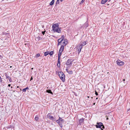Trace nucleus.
Listing matches in <instances>:
<instances>
[{"mask_svg": "<svg viewBox=\"0 0 130 130\" xmlns=\"http://www.w3.org/2000/svg\"><path fill=\"white\" fill-rule=\"evenodd\" d=\"M52 28L54 32H56L59 33L60 32L61 30V28L59 27L58 23L53 24Z\"/></svg>", "mask_w": 130, "mask_h": 130, "instance_id": "f257e3e1", "label": "nucleus"}, {"mask_svg": "<svg viewBox=\"0 0 130 130\" xmlns=\"http://www.w3.org/2000/svg\"><path fill=\"white\" fill-rule=\"evenodd\" d=\"M59 76L63 81L65 80L64 75L62 72H60L58 73Z\"/></svg>", "mask_w": 130, "mask_h": 130, "instance_id": "f03ea898", "label": "nucleus"}, {"mask_svg": "<svg viewBox=\"0 0 130 130\" xmlns=\"http://www.w3.org/2000/svg\"><path fill=\"white\" fill-rule=\"evenodd\" d=\"M68 43V41L67 39H64V41L62 44H63L61 45V46L60 49H64V46L66 45Z\"/></svg>", "mask_w": 130, "mask_h": 130, "instance_id": "7ed1b4c3", "label": "nucleus"}, {"mask_svg": "<svg viewBox=\"0 0 130 130\" xmlns=\"http://www.w3.org/2000/svg\"><path fill=\"white\" fill-rule=\"evenodd\" d=\"M116 63L119 66L123 65L124 64V62L123 61H121L120 60L116 61Z\"/></svg>", "mask_w": 130, "mask_h": 130, "instance_id": "20e7f679", "label": "nucleus"}, {"mask_svg": "<svg viewBox=\"0 0 130 130\" xmlns=\"http://www.w3.org/2000/svg\"><path fill=\"white\" fill-rule=\"evenodd\" d=\"M97 125H96V128H101L102 126L103 125V123L101 122L99 123H97Z\"/></svg>", "mask_w": 130, "mask_h": 130, "instance_id": "39448f33", "label": "nucleus"}, {"mask_svg": "<svg viewBox=\"0 0 130 130\" xmlns=\"http://www.w3.org/2000/svg\"><path fill=\"white\" fill-rule=\"evenodd\" d=\"M64 40L63 39H59L58 40V45H61V44L62 42L64 41Z\"/></svg>", "mask_w": 130, "mask_h": 130, "instance_id": "423d86ee", "label": "nucleus"}, {"mask_svg": "<svg viewBox=\"0 0 130 130\" xmlns=\"http://www.w3.org/2000/svg\"><path fill=\"white\" fill-rule=\"evenodd\" d=\"M72 59H69L67 61L66 63V64L67 65H69L72 64V62L73 60L71 61Z\"/></svg>", "mask_w": 130, "mask_h": 130, "instance_id": "0eeeda50", "label": "nucleus"}, {"mask_svg": "<svg viewBox=\"0 0 130 130\" xmlns=\"http://www.w3.org/2000/svg\"><path fill=\"white\" fill-rule=\"evenodd\" d=\"M60 57H58V60L57 66L58 67H59L60 65Z\"/></svg>", "mask_w": 130, "mask_h": 130, "instance_id": "6e6552de", "label": "nucleus"}, {"mask_svg": "<svg viewBox=\"0 0 130 130\" xmlns=\"http://www.w3.org/2000/svg\"><path fill=\"white\" fill-rule=\"evenodd\" d=\"M63 120L62 118H61L60 117H59L58 119L56 121L57 123L59 124L60 121L62 122L63 121Z\"/></svg>", "mask_w": 130, "mask_h": 130, "instance_id": "1a4fd4ad", "label": "nucleus"}, {"mask_svg": "<svg viewBox=\"0 0 130 130\" xmlns=\"http://www.w3.org/2000/svg\"><path fill=\"white\" fill-rule=\"evenodd\" d=\"M63 49H59V54H58V57H60L61 54V53Z\"/></svg>", "mask_w": 130, "mask_h": 130, "instance_id": "9d476101", "label": "nucleus"}, {"mask_svg": "<svg viewBox=\"0 0 130 130\" xmlns=\"http://www.w3.org/2000/svg\"><path fill=\"white\" fill-rule=\"evenodd\" d=\"M84 119L82 118L79 120V124H80V125L82 123L84 122Z\"/></svg>", "mask_w": 130, "mask_h": 130, "instance_id": "9b49d317", "label": "nucleus"}, {"mask_svg": "<svg viewBox=\"0 0 130 130\" xmlns=\"http://www.w3.org/2000/svg\"><path fill=\"white\" fill-rule=\"evenodd\" d=\"M110 0H102L101 3L102 4H104L106 3V2L107 1L109 2L110 1Z\"/></svg>", "mask_w": 130, "mask_h": 130, "instance_id": "f8f14e48", "label": "nucleus"}, {"mask_svg": "<svg viewBox=\"0 0 130 130\" xmlns=\"http://www.w3.org/2000/svg\"><path fill=\"white\" fill-rule=\"evenodd\" d=\"M86 42H87L86 41H82V42H81L80 43V44H81V45H82L83 46H84V45H85L86 44Z\"/></svg>", "mask_w": 130, "mask_h": 130, "instance_id": "ddd939ff", "label": "nucleus"}, {"mask_svg": "<svg viewBox=\"0 0 130 130\" xmlns=\"http://www.w3.org/2000/svg\"><path fill=\"white\" fill-rule=\"evenodd\" d=\"M42 39V38L38 36L36 37L35 40H36V41H38L41 40Z\"/></svg>", "mask_w": 130, "mask_h": 130, "instance_id": "4468645a", "label": "nucleus"}, {"mask_svg": "<svg viewBox=\"0 0 130 130\" xmlns=\"http://www.w3.org/2000/svg\"><path fill=\"white\" fill-rule=\"evenodd\" d=\"M35 121H39V118L38 117V115H37L36 116L35 118Z\"/></svg>", "mask_w": 130, "mask_h": 130, "instance_id": "2eb2a0df", "label": "nucleus"}, {"mask_svg": "<svg viewBox=\"0 0 130 130\" xmlns=\"http://www.w3.org/2000/svg\"><path fill=\"white\" fill-rule=\"evenodd\" d=\"M49 116V118L51 120H54L55 121L54 118L53 116Z\"/></svg>", "mask_w": 130, "mask_h": 130, "instance_id": "dca6fc26", "label": "nucleus"}, {"mask_svg": "<svg viewBox=\"0 0 130 130\" xmlns=\"http://www.w3.org/2000/svg\"><path fill=\"white\" fill-rule=\"evenodd\" d=\"M46 92H47L48 93H51V94H53V93L52 92L51 90H47L46 91Z\"/></svg>", "mask_w": 130, "mask_h": 130, "instance_id": "f3484780", "label": "nucleus"}, {"mask_svg": "<svg viewBox=\"0 0 130 130\" xmlns=\"http://www.w3.org/2000/svg\"><path fill=\"white\" fill-rule=\"evenodd\" d=\"M29 89V88L28 87H27L26 88H25L24 89H23L22 90V91L23 92H26V90H27V89Z\"/></svg>", "mask_w": 130, "mask_h": 130, "instance_id": "a211bd4d", "label": "nucleus"}, {"mask_svg": "<svg viewBox=\"0 0 130 130\" xmlns=\"http://www.w3.org/2000/svg\"><path fill=\"white\" fill-rule=\"evenodd\" d=\"M54 0H52V1L50 3V5H52L54 4Z\"/></svg>", "mask_w": 130, "mask_h": 130, "instance_id": "6ab92c4d", "label": "nucleus"}, {"mask_svg": "<svg viewBox=\"0 0 130 130\" xmlns=\"http://www.w3.org/2000/svg\"><path fill=\"white\" fill-rule=\"evenodd\" d=\"M82 47L83 46L81 44H80V43L79 46H78L77 48H78V49H82Z\"/></svg>", "mask_w": 130, "mask_h": 130, "instance_id": "aec40b11", "label": "nucleus"}, {"mask_svg": "<svg viewBox=\"0 0 130 130\" xmlns=\"http://www.w3.org/2000/svg\"><path fill=\"white\" fill-rule=\"evenodd\" d=\"M5 75L6 76V79H8L10 77L7 73H5Z\"/></svg>", "mask_w": 130, "mask_h": 130, "instance_id": "412c9836", "label": "nucleus"}, {"mask_svg": "<svg viewBox=\"0 0 130 130\" xmlns=\"http://www.w3.org/2000/svg\"><path fill=\"white\" fill-rule=\"evenodd\" d=\"M48 54H49V51L45 52L44 54V56H46Z\"/></svg>", "mask_w": 130, "mask_h": 130, "instance_id": "4be33fe9", "label": "nucleus"}, {"mask_svg": "<svg viewBox=\"0 0 130 130\" xmlns=\"http://www.w3.org/2000/svg\"><path fill=\"white\" fill-rule=\"evenodd\" d=\"M53 54V51L50 52H49V54L51 55H52Z\"/></svg>", "mask_w": 130, "mask_h": 130, "instance_id": "5701e85b", "label": "nucleus"}, {"mask_svg": "<svg viewBox=\"0 0 130 130\" xmlns=\"http://www.w3.org/2000/svg\"><path fill=\"white\" fill-rule=\"evenodd\" d=\"M68 72L69 74H73V72L72 71H68Z\"/></svg>", "mask_w": 130, "mask_h": 130, "instance_id": "b1692460", "label": "nucleus"}, {"mask_svg": "<svg viewBox=\"0 0 130 130\" xmlns=\"http://www.w3.org/2000/svg\"><path fill=\"white\" fill-rule=\"evenodd\" d=\"M8 79H9V81L10 82H12V79L10 77L9 78H8Z\"/></svg>", "mask_w": 130, "mask_h": 130, "instance_id": "393cba45", "label": "nucleus"}, {"mask_svg": "<svg viewBox=\"0 0 130 130\" xmlns=\"http://www.w3.org/2000/svg\"><path fill=\"white\" fill-rule=\"evenodd\" d=\"M8 79H9V81L10 82H12V79L10 77L9 78H8Z\"/></svg>", "mask_w": 130, "mask_h": 130, "instance_id": "a878e982", "label": "nucleus"}, {"mask_svg": "<svg viewBox=\"0 0 130 130\" xmlns=\"http://www.w3.org/2000/svg\"><path fill=\"white\" fill-rule=\"evenodd\" d=\"M40 54H39L38 53L36 54V57H39L40 56Z\"/></svg>", "mask_w": 130, "mask_h": 130, "instance_id": "bb28decb", "label": "nucleus"}, {"mask_svg": "<svg viewBox=\"0 0 130 130\" xmlns=\"http://www.w3.org/2000/svg\"><path fill=\"white\" fill-rule=\"evenodd\" d=\"M81 49H78L77 51H78V54H79L80 52L81 51Z\"/></svg>", "mask_w": 130, "mask_h": 130, "instance_id": "cd10ccee", "label": "nucleus"}, {"mask_svg": "<svg viewBox=\"0 0 130 130\" xmlns=\"http://www.w3.org/2000/svg\"><path fill=\"white\" fill-rule=\"evenodd\" d=\"M64 38V36H62L61 37V38L62 39H63Z\"/></svg>", "mask_w": 130, "mask_h": 130, "instance_id": "c85d7f7f", "label": "nucleus"}, {"mask_svg": "<svg viewBox=\"0 0 130 130\" xmlns=\"http://www.w3.org/2000/svg\"><path fill=\"white\" fill-rule=\"evenodd\" d=\"M59 0H57L56 3V4H58L59 3Z\"/></svg>", "mask_w": 130, "mask_h": 130, "instance_id": "c756f323", "label": "nucleus"}, {"mask_svg": "<svg viewBox=\"0 0 130 130\" xmlns=\"http://www.w3.org/2000/svg\"><path fill=\"white\" fill-rule=\"evenodd\" d=\"M85 0H82L80 2V4L83 3L84 2Z\"/></svg>", "mask_w": 130, "mask_h": 130, "instance_id": "7c9ffc66", "label": "nucleus"}, {"mask_svg": "<svg viewBox=\"0 0 130 130\" xmlns=\"http://www.w3.org/2000/svg\"><path fill=\"white\" fill-rule=\"evenodd\" d=\"M95 94L96 95H98V93L96 91H95Z\"/></svg>", "mask_w": 130, "mask_h": 130, "instance_id": "2f4dec72", "label": "nucleus"}, {"mask_svg": "<svg viewBox=\"0 0 130 130\" xmlns=\"http://www.w3.org/2000/svg\"><path fill=\"white\" fill-rule=\"evenodd\" d=\"M45 31H42V34L43 35H44L45 33Z\"/></svg>", "mask_w": 130, "mask_h": 130, "instance_id": "473e14b6", "label": "nucleus"}, {"mask_svg": "<svg viewBox=\"0 0 130 130\" xmlns=\"http://www.w3.org/2000/svg\"><path fill=\"white\" fill-rule=\"evenodd\" d=\"M59 125H60V126L61 127V128H62V124H61V123L60 124H59Z\"/></svg>", "mask_w": 130, "mask_h": 130, "instance_id": "72a5a7b5", "label": "nucleus"}, {"mask_svg": "<svg viewBox=\"0 0 130 130\" xmlns=\"http://www.w3.org/2000/svg\"><path fill=\"white\" fill-rule=\"evenodd\" d=\"M2 78H1V83H4V82H3V81L2 80Z\"/></svg>", "mask_w": 130, "mask_h": 130, "instance_id": "f704fd0d", "label": "nucleus"}, {"mask_svg": "<svg viewBox=\"0 0 130 130\" xmlns=\"http://www.w3.org/2000/svg\"><path fill=\"white\" fill-rule=\"evenodd\" d=\"M106 117H107L106 120H108V117H107V116H106Z\"/></svg>", "mask_w": 130, "mask_h": 130, "instance_id": "c9c22d12", "label": "nucleus"}, {"mask_svg": "<svg viewBox=\"0 0 130 130\" xmlns=\"http://www.w3.org/2000/svg\"><path fill=\"white\" fill-rule=\"evenodd\" d=\"M102 128H104L105 127H104V126L103 125H102Z\"/></svg>", "mask_w": 130, "mask_h": 130, "instance_id": "e433bc0d", "label": "nucleus"}, {"mask_svg": "<svg viewBox=\"0 0 130 130\" xmlns=\"http://www.w3.org/2000/svg\"><path fill=\"white\" fill-rule=\"evenodd\" d=\"M33 79L32 77H31V78L30 79V80H31L32 79Z\"/></svg>", "mask_w": 130, "mask_h": 130, "instance_id": "4c0bfd02", "label": "nucleus"}, {"mask_svg": "<svg viewBox=\"0 0 130 130\" xmlns=\"http://www.w3.org/2000/svg\"><path fill=\"white\" fill-rule=\"evenodd\" d=\"M8 86H9V87H10V86H11V85L10 84H9L8 85Z\"/></svg>", "mask_w": 130, "mask_h": 130, "instance_id": "58836bf2", "label": "nucleus"}, {"mask_svg": "<svg viewBox=\"0 0 130 130\" xmlns=\"http://www.w3.org/2000/svg\"><path fill=\"white\" fill-rule=\"evenodd\" d=\"M66 70L67 71V72H68V71H69L68 70V69H66Z\"/></svg>", "mask_w": 130, "mask_h": 130, "instance_id": "ea45409f", "label": "nucleus"}, {"mask_svg": "<svg viewBox=\"0 0 130 130\" xmlns=\"http://www.w3.org/2000/svg\"><path fill=\"white\" fill-rule=\"evenodd\" d=\"M19 86H17V88H19Z\"/></svg>", "mask_w": 130, "mask_h": 130, "instance_id": "a19ab883", "label": "nucleus"}, {"mask_svg": "<svg viewBox=\"0 0 130 130\" xmlns=\"http://www.w3.org/2000/svg\"><path fill=\"white\" fill-rule=\"evenodd\" d=\"M86 24H87V23H86L85 24V25H86Z\"/></svg>", "mask_w": 130, "mask_h": 130, "instance_id": "79ce46f5", "label": "nucleus"}, {"mask_svg": "<svg viewBox=\"0 0 130 130\" xmlns=\"http://www.w3.org/2000/svg\"><path fill=\"white\" fill-rule=\"evenodd\" d=\"M62 0H60V1L62 2Z\"/></svg>", "mask_w": 130, "mask_h": 130, "instance_id": "37998d69", "label": "nucleus"}, {"mask_svg": "<svg viewBox=\"0 0 130 130\" xmlns=\"http://www.w3.org/2000/svg\"><path fill=\"white\" fill-rule=\"evenodd\" d=\"M125 80L124 79L123 80V81H124Z\"/></svg>", "mask_w": 130, "mask_h": 130, "instance_id": "c03bdc74", "label": "nucleus"}, {"mask_svg": "<svg viewBox=\"0 0 130 130\" xmlns=\"http://www.w3.org/2000/svg\"><path fill=\"white\" fill-rule=\"evenodd\" d=\"M98 99V98H96V99H97H97Z\"/></svg>", "mask_w": 130, "mask_h": 130, "instance_id": "a18cd8bd", "label": "nucleus"}, {"mask_svg": "<svg viewBox=\"0 0 130 130\" xmlns=\"http://www.w3.org/2000/svg\"><path fill=\"white\" fill-rule=\"evenodd\" d=\"M10 68H11L12 67V66H10Z\"/></svg>", "mask_w": 130, "mask_h": 130, "instance_id": "49530a36", "label": "nucleus"}, {"mask_svg": "<svg viewBox=\"0 0 130 130\" xmlns=\"http://www.w3.org/2000/svg\"><path fill=\"white\" fill-rule=\"evenodd\" d=\"M129 124L130 125V122H129Z\"/></svg>", "mask_w": 130, "mask_h": 130, "instance_id": "de8ad7c7", "label": "nucleus"}, {"mask_svg": "<svg viewBox=\"0 0 130 130\" xmlns=\"http://www.w3.org/2000/svg\"><path fill=\"white\" fill-rule=\"evenodd\" d=\"M31 69H33V68H31Z\"/></svg>", "mask_w": 130, "mask_h": 130, "instance_id": "09e8293b", "label": "nucleus"}, {"mask_svg": "<svg viewBox=\"0 0 130 130\" xmlns=\"http://www.w3.org/2000/svg\"><path fill=\"white\" fill-rule=\"evenodd\" d=\"M88 98H89V96H88Z\"/></svg>", "mask_w": 130, "mask_h": 130, "instance_id": "8fccbe9b", "label": "nucleus"}, {"mask_svg": "<svg viewBox=\"0 0 130 130\" xmlns=\"http://www.w3.org/2000/svg\"><path fill=\"white\" fill-rule=\"evenodd\" d=\"M1 55H0V57H1Z\"/></svg>", "mask_w": 130, "mask_h": 130, "instance_id": "3c124183", "label": "nucleus"}, {"mask_svg": "<svg viewBox=\"0 0 130 130\" xmlns=\"http://www.w3.org/2000/svg\"><path fill=\"white\" fill-rule=\"evenodd\" d=\"M95 103H94L93 104H94H94H95Z\"/></svg>", "mask_w": 130, "mask_h": 130, "instance_id": "603ef678", "label": "nucleus"}, {"mask_svg": "<svg viewBox=\"0 0 130 130\" xmlns=\"http://www.w3.org/2000/svg\"><path fill=\"white\" fill-rule=\"evenodd\" d=\"M88 27L87 26H86V27Z\"/></svg>", "mask_w": 130, "mask_h": 130, "instance_id": "864d4df0", "label": "nucleus"}]
</instances>
